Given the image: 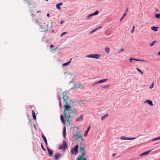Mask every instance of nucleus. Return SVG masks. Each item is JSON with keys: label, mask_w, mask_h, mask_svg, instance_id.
Instances as JSON below:
<instances>
[{"label": "nucleus", "mask_w": 160, "mask_h": 160, "mask_svg": "<svg viewBox=\"0 0 160 160\" xmlns=\"http://www.w3.org/2000/svg\"><path fill=\"white\" fill-rule=\"evenodd\" d=\"M41 146L42 147V150L44 151H45L46 150V149H45V148H44V146H43V145H42V144L41 143Z\"/></svg>", "instance_id": "f704fd0d"}, {"label": "nucleus", "mask_w": 160, "mask_h": 160, "mask_svg": "<svg viewBox=\"0 0 160 160\" xmlns=\"http://www.w3.org/2000/svg\"><path fill=\"white\" fill-rule=\"evenodd\" d=\"M85 145L84 143H80L79 147V152L81 153L80 156L78 157L77 160H86L85 155Z\"/></svg>", "instance_id": "f03ea898"}, {"label": "nucleus", "mask_w": 160, "mask_h": 160, "mask_svg": "<svg viewBox=\"0 0 160 160\" xmlns=\"http://www.w3.org/2000/svg\"><path fill=\"white\" fill-rule=\"evenodd\" d=\"M73 135L75 136V139L77 140L79 138L81 139L82 141H84V139L82 138V136L80 132L77 131L76 133H73Z\"/></svg>", "instance_id": "7ed1b4c3"}, {"label": "nucleus", "mask_w": 160, "mask_h": 160, "mask_svg": "<svg viewBox=\"0 0 160 160\" xmlns=\"http://www.w3.org/2000/svg\"><path fill=\"white\" fill-rule=\"evenodd\" d=\"M160 139V137H157L156 138H155L153 139L152 140V141H155V140H159Z\"/></svg>", "instance_id": "c756f323"}, {"label": "nucleus", "mask_w": 160, "mask_h": 160, "mask_svg": "<svg viewBox=\"0 0 160 160\" xmlns=\"http://www.w3.org/2000/svg\"><path fill=\"white\" fill-rule=\"evenodd\" d=\"M134 60H135L136 61H140V59H136L135 58H134Z\"/></svg>", "instance_id": "49530a36"}, {"label": "nucleus", "mask_w": 160, "mask_h": 160, "mask_svg": "<svg viewBox=\"0 0 160 160\" xmlns=\"http://www.w3.org/2000/svg\"><path fill=\"white\" fill-rule=\"evenodd\" d=\"M140 61H141L143 62H144L145 61V60H141V59H140Z\"/></svg>", "instance_id": "6e6d98bb"}, {"label": "nucleus", "mask_w": 160, "mask_h": 160, "mask_svg": "<svg viewBox=\"0 0 160 160\" xmlns=\"http://www.w3.org/2000/svg\"><path fill=\"white\" fill-rule=\"evenodd\" d=\"M158 55H160V51L158 53Z\"/></svg>", "instance_id": "5fc2aeb1"}, {"label": "nucleus", "mask_w": 160, "mask_h": 160, "mask_svg": "<svg viewBox=\"0 0 160 160\" xmlns=\"http://www.w3.org/2000/svg\"><path fill=\"white\" fill-rule=\"evenodd\" d=\"M156 43V41H153L152 43H151L150 45L151 47L152 46H153Z\"/></svg>", "instance_id": "a878e982"}, {"label": "nucleus", "mask_w": 160, "mask_h": 160, "mask_svg": "<svg viewBox=\"0 0 160 160\" xmlns=\"http://www.w3.org/2000/svg\"><path fill=\"white\" fill-rule=\"evenodd\" d=\"M63 147L62 145H61L59 146V149H63Z\"/></svg>", "instance_id": "58836bf2"}, {"label": "nucleus", "mask_w": 160, "mask_h": 160, "mask_svg": "<svg viewBox=\"0 0 160 160\" xmlns=\"http://www.w3.org/2000/svg\"><path fill=\"white\" fill-rule=\"evenodd\" d=\"M128 138L125 137L124 136H122L120 138V139L122 140H127Z\"/></svg>", "instance_id": "393cba45"}, {"label": "nucleus", "mask_w": 160, "mask_h": 160, "mask_svg": "<svg viewBox=\"0 0 160 160\" xmlns=\"http://www.w3.org/2000/svg\"><path fill=\"white\" fill-rule=\"evenodd\" d=\"M78 88H82V87H83V86L81 85H78Z\"/></svg>", "instance_id": "37998d69"}, {"label": "nucleus", "mask_w": 160, "mask_h": 160, "mask_svg": "<svg viewBox=\"0 0 160 160\" xmlns=\"http://www.w3.org/2000/svg\"><path fill=\"white\" fill-rule=\"evenodd\" d=\"M102 28V26H100L98 28H96V29H97V30L100 28Z\"/></svg>", "instance_id": "de8ad7c7"}, {"label": "nucleus", "mask_w": 160, "mask_h": 160, "mask_svg": "<svg viewBox=\"0 0 160 160\" xmlns=\"http://www.w3.org/2000/svg\"><path fill=\"white\" fill-rule=\"evenodd\" d=\"M152 151V150H150L149 151L145 152H144V154L145 155H146L148 154L149 153H150Z\"/></svg>", "instance_id": "bb28decb"}, {"label": "nucleus", "mask_w": 160, "mask_h": 160, "mask_svg": "<svg viewBox=\"0 0 160 160\" xmlns=\"http://www.w3.org/2000/svg\"><path fill=\"white\" fill-rule=\"evenodd\" d=\"M77 86H78V85H77V84H75V83L74 84V87L75 88H76Z\"/></svg>", "instance_id": "a18cd8bd"}, {"label": "nucleus", "mask_w": 160, "mask_h": 160, "mask_svg": "<svg viewBox=\"0 0 160 160\" xmlns=\"http://www.w3.org/2000/svg\"><path fill=\"white\" fill-rule=\"evenodd\" d=\"M46 1H48V0H45Z\"/></svg>", "instance_id": "0e129e2a"}, {"label": "nucleus", "mask_w": 160, "mask_h": 160, "mask_svg": "<svg viewBox=\"0 0 160 160\" xmlns=\"http://www.w3.org/2000/svg\"><path fill=\"white\" fill-rule=\"evenodd\" d=\"M155 17L157 18H160V14H156Z\"/></svg>", "instance_id": "2f4dec72"}, {"label": "nucleus", "mask_w": 160, "mask_h": 160, "mask_svg": "<svg viewBox=\"0 0 160 160\" xmlns=\"http://www.w3.org/2000/svg\"><path fill=\"white\" fill-rule=\"evenodd\" d=\"M128 11V8H127V9L126 10V12Z\"/></svg>", "instance_id": "052dcab7"}, {"label": "nucleus", "mask_w": 160, "mask_h": 160, "mask_svg": "<svg viewBox=\"0 0 160 160\" xmlns=\"http://www.w3.org/2000/svg\"><path fill=\"white\" fill-rule=\"evenodd\" d=\"M63 4V3L62 2H60L59 3V4H57L56 5V8L58 10H60L61 9V7H60V6H61Z\"/></svg>", "instance_id": "f3484780"}, {"label": "nucleus", "mask_w": 160, "mask_h": 160, "mask_svg": "<svg viewBox=\"0 0 160 160\" xmlns=\"http://www.w3.org/2000/svg\"><path fill=\"white\" fill-rule=\"evenodd\" d=\"M31 16H32L33 17V16H34V14H31Z\"/></svg>", "instance_id": "bf43d9fd"}, {"label": "nucleus", "mask_w": 160, "mask_h": 160, "mask_svg": "<svg viewBox=\"0 0 160 160\" xmlns=\"http://www.w3.org/2000/svg\"><path fill=\"white\" fill-rule=\"evenodd\" d=\"M59 101H61V98L59 97Z\"/></svg>", "instance_id": "4d7b16f0"}, {"label": "nucleus", "mask_w": 160, "mask_h": 160, "mask_svg": "<svg viewBox=\"0 0 160 160\" xmlns=\"http://www.w3.org/2000/svg\"><path fill=\"white\" fill-rule=\"evenodd\" d=\"M52 22L51 24H52ZM47 27L48 28H52V24H51V26L49 27L48 24H47Z\"/></svg>", "instance_id": "ea45409f"}, {"label": "nucleus", "mask_w": 160, "mask_h": 160, "mask_svg": "<svg viewBox=\"0 0 160 160\" xmlns=\"http://www.w3.org/2000/svg\"><path fill=\"white\" fill-rule=\"evenodd\" d=\"M78 145H75L74 148L72 149L71 153L72 154H73L74 152V154L77 155L78 152Z\"/></svg>", "instance_id": "39448f33"}, {"label": "nucleus", "mask_w": 160, "mask_h": 160, "mask_svg": "<svg viewBox=\"0 0 160 160\" xmlns=\"http://www.w3.org/2000/svg\"><path fill=\"white\" fill-rule=\"evenodd\" d=\"M47 150L48 151L49 155L50 157H52V154H53V151L50 149L48 147H47Z\"/></svg>", "instance_id": "9d476101"}, {"label": "nucleus", "mask_w": 160, "mask_h": 160, "mask_svg": "<svg viewBox=\"0 0 160 160\" xmlns=\"http://www.w3.org/2000/svg\"><path fill=\"white\" fill-rule=\"evenodd\" d=\"M58 49L57 48H55L54 49H52V51H55Z\"/></svg>", "instance_id": "09e8293b"}, {"label": "nucleus", "mask_w": 160, "mask_h": 160, "mask_svg": "<svg viewBox=\"0 0 160 160\" xmlns=\"http://www.w3.org/2000/svg\"><path fill=\"white\" fill-rule=\"evenodd\" d=\"M126 12H125L124 14H123L122 15V18H121V19H120V21H121L122 19L124 18V17H125V16H126Z\"/></svg>", "instance_id": "cd10ccee"}, {"label": "nucleus", "mask_w": 160, "mask_h": 160, "mask_svg": "<svg viewBox=\"0 0 160 160\" xmlns=\"http://www.w3.org/2000/svg\"><path fill=\"white\" fill-rule=\"evenodd\" d=\"M136 138H128L127 140H134Z\"/></svg>", "instance_id": "473e14b6"}, {"label": "nucleus", "mask_w": 160, "mask_h": 160, "mask_svg": "<svg viewBox=\"0 0 160 160\" xmlns=\"http://www.w3.org/2000/svg\"><path fill=\"white\" fill-rule=\"evenodd\" d=\"M108 79H104L101 80L99 81L98 82L94 83L93 84V85L94 86L95 85L97 84H99V83L104 82L108 81Z\"/></svg>", "instance_id": "423d86ee"}, {"label": "nucleus", "mask_w": 160, "mask_h": 160, "mask_svg": "<svg viewBox=\"0 0 160 160\" xmlns=\"http://www.w3.org/2000/svg\"><path fill=\"white\" fill-rule=\"evenodd\" d=\"M99 13V11H96L94 13L91 14L89 15L87 17V18L88 19H89L91 17H92L93 16L96 15L98 14Z\"/></svg>", "instance_id": "0eeeda50"}, {"label": "nucleus", "mask_w": 160, "mask_h": 160, "mask_svg": "<svg viewBox=\"0 0 160 160\" xmlns=\"http://www.w3.org/2000/svg\"><path fill=\"white\" fill-rule=\"evenodd\" d=\"M26 2H27L26 4H28V5L30 6L32 4V3L30 0H25Z\"/></svg>", "instance_id": "a211bd4d"}, {"label": "nucleus", "mask_w": 160, "mask_h": 160, "mask_svg": "<svg viewBox=\"0 0 160 160\" xmlns=\"http://www.w3.org/2000/svg\"><path fill=\"white\" fill-rule=\"evenodd\" d=\"M39 29L41 32H46L48 31V29H45L41 25H40Z\"/></svg>", "instance_id": "9b49d317"}, {"label": "nucleus", "mask_w": 160, "mask_h": 160, "mask_svg": "<svg viewBox=\"0 0 160 160\" xmlns=\"http://www.w3.org/2000/svg\"><path fill=\"white\" fill-rule=\"evenodd\" d=\"M158 28V27H156L155 26H152L151 27L152 30L154 31H158L157 28Z\"/></svg>", "instance_id": "6ab92c4d"}, {"label": "nucleus", "mask_w": 160, "mask_h": 160, "mask_svg": "<svg viewBox=\"0 0 160 160\" xmlns=\"http://www.w3.org/2000/svg\"><path fill=\"white\" fill-rule=\"evenodd\" d=\"M66 128L65 127H63V137L64 138H65L66 135Z\"/></svg>", "instance_id": "dca6fc26"}, {"label": "nucleus", "mask_w": 160, "mask_h": 160, "mask_svg": "<svg viewBox=\"0 0 160 160\" xmlns=\"http://www.w3.org/2000/svg\"><path fill=\"white\" fill-rule=\"evenodd\" d=\"M136 69H137V70L139 72H140L142 74H143V72L140 69H139V68H136Z\"/></svg>", "instance_id": "72a5a7b5"}, {"label": "nucleus", "mask_w": 160, "mask_h": 160, "mask_svg": "<svg viewBox=\"0 0 160 160\" xmlns=\"http://www.w3.org/2000/svg\"><path fill=\"white\" fill-rule=\"evenodd\" d=\"M83 120V115H81L79 117L77 118L76 121V122H79L80 121H82Z\"/></svg>", "instance_id": "2eb2a0df"}, {"label": "nucleus", "mask_w": 160, "mask_h": 160, "mask_svg": "<svg viewBox=\"0 0 160 160\" xmlns=\"http://www.w3.org/2000/svg\"><path fill=\"white\" fill-rule=\"evenodd\" d=\"M133 60H134V58H129V61L130 62H132Z\"/></svg>", "instance_id": "4c0bfd02"}, {"label": "nucleus", "mask_w": 160, "mask_h": 160, "mask_svg": "<svg viewBox=\"0 0 160 160\" xmlns=\"http://www.w3.org/2000/svg\"><path fill=\"white\" fill-rule=\"evenodd\" d=\"M61 156V154L59 153H57L55 155V158L56 160H58Z\"/></svg>", "instance_id": "1a4fd4ad"}, {"label": "nucleus", "mask_w": 160, "mask_h": 160, "mask_svg": "<svg viewBox=\"0 0 160 160\" xmlns=\"http://www.w3.org/2000/svg\"><path fill=\"white\" fill-rule=\"evenodd\" d=\"M62 145L63 147V150H65L67 147L68 144L65 140H63Z\"/></svg>", "instance_id": "6e6552de"}, {"label": "nucleus", "mask_w": 160, "mask_h": 160, "mask_svg": "<svg viewBox=\"0 0 160 160\" xmlns=\"http://www.w3.org/2000/svg\"><path fill=\"white\" fill-rule=\"evenodd\" d=\"M63 101L65 103L64 105V110L63 115L65 117L66 120L68 122L69 121V118L71 117V114H76L77 112L76 109L74 107L69 105L68 101V97L65 92L62 93Z\"/></svg>", "instance_id": "f257e3e1"}, {"label": "nucleus", "mask_w": 160, "mask_h": 160, "mask_svg": "<svg viewBox=\"0 0 160 160\" xmlns=\"http://www.w3.org/2000/svg\"><path fill=\"white\" fill-rule=\"evenodd\" d=\"M73 88H71V89H73Z\"/></svg>", "instance_id": "e2e57ef3"}, {"label": "nucleus", "mask_w": 160, "mask_h": 160, "mask_svg": "<svg viewBox=\"0 0 160 160\" xmlns=\"http://www.w3.org/2000/svg\"><path fill=\"white\" fill-rule=\"evenodd\" d=\"M97 31V29L96 28L94 30H92V31H91L90 33H89V34H92V33H93V32H95V31Z\"/></svg>", "instance_id": "7c9ffc66"}, {"label": "nucleus", "mask_w": 160, "mask_h": 160, "mask_svg": "<svg viewBox=\"0 0 160 160\" xmlns=\"http://www.w3.org/2000/svg\"><path fill=\"white\" fill-rule=\"evenodd\" d=\"M124 49L123 48H122L120 50H119L118 51V53H120L121 52L123 51H124Z\"/></svg>", "instance_id": "e433bc0d"}, {"label": "nucleus", "mask_w": 160, "mask_h": 160, "mask_svg": "<svg viewBox=\"0 0 160 160\" xmlns=\"http://www.w3.org/2000/svg\"><path fill=\"white\" fill-rule=\"evenodd\" d=\"M40 12V11H38L37 12H38H38Z\"/></svg>", "instance_id": "680f3d73"}, {"label": "nucleus", "mask_w": 160, "mask_h": 160, "mask_svg": "<svg viewBox=\"0 0 160 160\" xmlns=\"http://www.w3.org/2000/svg\"><path fill=\"white\" fill-rule=\"evenodd\" d=\"M115 155H116L115 153H113V154H112V156H115Z\"/></svg>", "instance_id": "13d9d810"}, {"label": "nucleus", "mask_w": 160, "mask_h": 160, "mask_svg": "<svg viewBox=\"0 0 160 160\" xmlns=\"http://www.w3.org/2000/svg\"><path fill=\"white\" fill-rule=\"evenodd\" d=\"M72 58H71L70 59V60L64 64H63L62 65V66L63 67H65V66H68V65L70 64V63H71V61H72Z\"/></svg>", "instance_id": "4468645a"}, {"label": "nucleus", "mask_w": 160, "mask_h": 160, "mask_svg": "<svg viewBox=\"0 0 160 160\" xmlns=\"http://www.w3.org/2000/svg\"><path fill=\"white\" fill-rule=\"evenodd\" d=\"M153 87V83L152 85L150 86V88H152Z\"/></svg>", "instance_id": "79ce46f5"}, {"label": "nucleus", "mask_w": 160, "mask_h": 160, "mask_svg": "<svg viewBox=\"0 0 160 160\" xmlns=\"http://www.w3.org/2000/svg\"><path fill=\"white\" fill-rule=\"evenodd\" d=\"M63 22H64V21H63V20L61 21L60 22V23H61V24H62L63 23Z\"/></svg>", "instance_id": "8fccbe9b"}, {"label": "nucleus", "mask_w": 160, "mask_h": 160, "mask_svg": "<svg viewBox=\"0 0 160 160\" xmlns=\"http://www.w3.org/2000/svg\"><path fill=\"white\" fill-rule=\"evenodd\" d=\"M134 28H135V27L134 26H133L132 27V29L131 31V33H133V32H134Z\"/></svg>", "instance_id": "c9c22d12"}, {"label": "nucleus", "mask_w": 160, "mask_h": 160, "mask_svg": "<svg viewBox=\"0 0 160 160\" xmlns=\"http://www.w3.org/2000/svg\"><path fill=\"white\" fill-rule=\"evenodd\" d=\"M60 119L61 121L63 122V124L65 123V121L63 117V116L62 115H61L60 116Z\"/></svg>", "instance_id": "5701e85b"}, {"label": "nucleus", "mask_w": 160, "mask_h": 160, "mask_svg": "<svg viewBox=\"0 0 160 160\" xmlns=\"http://www.w3.org/2000/svg\"><path fill=\"white\" fill-rule=\"evenodd\" d=\"M90 126L88 128L87 130L85 132V133L84 134V136H86L87 135L88 132H89V131L90 130Z\"/></svg>", "instance_id": "aec40b11"}, {"label": "nucleus", "mask_w": 160, "mask_h": 160, "mask_svg": "<svg viewBox=\"0 0 160 160\" xmlns=\"http://www.w3.org/2000/svg\"><path fill=\"white\" fill-rule=\"evenodd\" d=\"M42 137L43 139V140L44 141L46 145L47 146H48V142H47V141L46 137H45V136L43 134H42Z\"/></svg>", "instance_id": "f8f14e48"}, {"label": "nucleus", "mask_w": 160, "mask_h": 160, "mask_svg": "<svg viewBox=\"0 0 160 160\" xmlns=\"http://www.w3.org/2000/svg\"><path fill=\"white\" fill-rule=\"evenodd\" d=\"M47 16L48 17H50V14L49 13H47Z\"/></svg>", "instance_id": "3c124183"}, {"label": "nucleus", "mask_w": 160, "mask_h": 160, "mask_svg": "<svg viewBox=\"0 0 160 160\" xmlns=\"http://www.w3.org/2000/svg\"><path fill=\"white\" fill-rule=\"evenodd\" d=\"M67 32H63L61 34V37H62L63 35L65 34L66 33H67Z\"/></svg>", "instance_id": "a19ab883"}, {"label": "nucleus", "mask_w": 160, "mask_h": 160, "mask_svg": "<svg viewBox=\"0 0 160 160\" xmlns=\"http://www.w3.org/2000/svg\"><path fill=\"white\" fill-rule=\"evenodd\" d=\"M32 113L33 118L34 120H36V116L35 113L33 110H32Z\"/></svg>", "instance_id": "412c9836"}, {"label": "nucleus", "mask_w": 160, "mask_h": 160, "mask_svg": "<svg viewBox=\"0 0 160 160\" xmlns=\"http://www.w3.org/2000/svg\"><path fill=\"white\" fill-rule=\"evenodd\" d=\"M108 115V114H107L106 115H103L101 117V120H102L104 119Z\"/></svg>", "instance_id": "b1692460"}, {"label": "nucleus", "mask_w": 160, "mask_h": 160, "mask_svg": "<svg viewBox=\"0 0 160 160\" xmlns=\"http://www.w3.org/2000/svg\"><path fill=\"white\" fill-rule=\"evenodd\" d=\"M53 47H54V46H53V45H50V47L51 48H52Z\"/></svg>", "instance_id": "603ef678"}, {"label": "nucleus", "mask_w": 160, "mask_h": 160, "mask_svg": "<svg viewBox=\"0 0 160 160\" xmlns=\"http://www.w3.org/2000/svg\"><path fill=\"white\" fill-rule=\"evenodd\" d=\"M53 31H54V30H52V32H53Z\"/></svg>", "instance_id": "69168bd1"}, {"label": "nucleus", "mask_w": 160, "mask_h": 160, "mask_svg": "<svg viewBox=\"0 0 160 160\" xmlns=\"http://www.w3.org/2000/svg\"><path fill=\"white\" fill-rule=\"evenodd\" d=\"M59 104L60 107L61 108H62V104H61V101H59Z\"/></svg>", "instance_id": "c03bdc74"}, {"label": "nucleus", "mask_w": 160, "mask_h": 160, "mask_svg": "<svg viewBox=\"0 0 160 160\" xmlns=\"http://www.w3.org/2000/svg\"><path fill=\"white\" fill-rule=\"evenodd\" d=\"M101 55L99 54H89L86 56V57L88 58H91L98 59L100 57Z\"/></svg>", "instance_id": "20e7f679"}, {"label": "nucleus", "mask_w": 160, "mask_h": 160, "mask_svg": "<svg viewBox=\"0 0 160 160\" xmlns=\"http://www.w3.org/2000/svg\"><path fill=\"white\" fill-rule=\"evenodd\" d=\"M145 155V154H144V153H143L142 154H141L140 155V156H142V155Z\"/></svg>", "instance_id": "864d4df0"}, {"label": "nucleus", "mask_w": 160, "mask_h": 160, "mask_svg": "<svg viewBox=\"0 0 160 160\" xmlns=\"http://www.w3.org/2000/svg\"><path fill=\"white\" fill-rule=\"evenodd\" d=\"M144 103H148V104L151 105L152 106L153 105V103L152 101L150 100H147L145 101L144 102Z\"/></svg>", "instance_id": "ddd939ff"}, {"label": "nucleus", "mask_w": 160, "mask_h": 160, "mask_svg": "<svg viewBox=\"0 0 160 160\" xmlns=\"http://www.w3.org/2000/svg\"><path fill=\"white\" fill-rule=\"evenodd\" d=\"M105 50L107 53H109L110 52V49L109 48H106Z\"/></svg>", "instance_id": "4be33fe9"}, {"label": "nucleus", "mask_w": 160, "mask_h": 160, "mask_svg": "<svg viewBox=\"0 0 160 160\" xmlns=\"http://www.w3.org/2000/svg\"><path fill=\"white\" fill-rule=\"evenodd\" d=\"M110 87L109 85H107L102 86V88H107Z\"/></svg>", "instance_id": "c85d7f7f"}]
</instances>
